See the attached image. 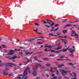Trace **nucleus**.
Returning a JSON list of instances; mask_svg holds the SVG:
<instances>
[{"label":"nucleus","instance_id":"15","mask_svg":"<svg viewBox=\"0 0 79 79\" xmlns=\"http://www.w3.org/2000/svg\"><path fill=\"white\" fill-rule=\"evenodd\" d=\"M64 66V64H61L60 65H59V64L57 65V66H58V68H61L62 66Z\"/></svg>","mask_w":79,"mask_h":79},{"label":"nucleus","instance_id":"13","mask_svg":"<svg viewBox=\"0 0 79 79\" xmlns=\"http://www.w3.org/2000/svg\"><path fill=\"white\" fill-rule=\"evenodd\" d=\"M18 76L19 77H17V78H19V79H22V77H22V76H23V75L22 74H20V75H18Z\"/></svg>","mask_w":79,"mask_h":79},{"label":"nucleus","instance_id":"24","mask_svg":"<svg viewBox=\"0 0 79 79\" xmlns=\"http://www.w3.org/2000/svg\"><path fill=\"white\" fill-rule=\"evenodd\" d=\"M44 51L45 52H50V49H48V48H45V49L44 50Z\"/></svg>","mask_w":79,"mask_h":79},{"label":"nucleus","instance_id":"39","mask_svg":"<svg viewBox=\"0 0 79 79\" xmlns=\"http://www.w3.org/2000/svg\"><path fill=\"white\" fill-rule=\"evenodd\" d=\"M19 68H16V67H14V71H15V70H16V69H18Z\"/></svg>","mask_w":79,"mask_h":79},{"label":"nucleus","instance_id":"35","mask_svg":"<svg viewBox=\"0 0 79 79\" xmlns=\"http://www.w3.org/2000/svg\"><path fill=\"white\" fill-rule=\"evenodd\" d=\"M9 69H10V68H7V67H6V68L5 71H8V70H9Z\"/></svg>","mask_w":79,"mask_h":79},{"label":"nucleus","instance_id":"17","mask_svg":"<svg viewBox=\"0 0 79 79\" xmlns=\"http://www.w3.org/2000/svg\"><path fill=\"white\" fill-rule=\"evenodd\" d=\"M47 47H48L49 48H52V47L50 45H49V46H46L44 47V48H47Z\"/></svg>","mask_w":79,"mask_h":79},{"label":"nucleus","instance_id":"62","mask_svg":"<svg viewBox=\"0 0 79 79\" xmlns=\"http://www.w3.org/2000/svg\"><path fill=\"white\" fill-rule=\"evenodd\" d=\"M43 23H44V24H47V22H43Z\"/></svg>","mask_w":79,"mask_h":79},{"label":"nucleus","instance_id":"55","mask_svg":"<svg viewBox=\"0 0 79 79\" xmlns=\"http://www.w3.org/2000/svg\"><path fill=\"white\" fill-rule=\"evenodd\" d=\"M16 40L17 41V42H20V41L18 39H16Z\"/></svg>","mask_w":79,"mask_h":79},{"label":"nucleus","instance_id":"5","mask_svg":"<svg viewBox=\"0 0 79 79\" xmlns=\"http://www.w3.org/2000/svg\"><path fill=\"white\" fill-rule=\"evenodd\" d=\"M61 48H62V46H59L57 48H54V50H60V49H61Z\"/></svg>","mask_w":79,"mask_h":79},{"label":"nucleus","instance_id":"41","mask_svg":"<svg viewBox=\"0 0 79 79\" xmlns=\"http://www.w3.org/2000/svg\"><path fill=\"white\" fill-rule=\"evenodd\" d=\"M69 64V65H70L71 66H73V65H74L73 64H72L71 63L68 64Z\"/></svg>","mask_w":79,"mask_h":79},{"label":"nucleus","instance_id":"27","mask_svg":"<svg viewBox=\"0 0 79 79\" xmlns=\"http://www.w3.org/2000/svg\"><path fill=\"white\" fill-rule=\"evenodd\" d=\"M43 59L44 60H49L48 58H43Z\"/></svg>","mask_w":79,"mask_h":79},{"label":"nucleus","instance_id":"40","mask_svg":"<svg viewBox=\"0 0 79 79\" xmlns=\"http://www.w3.org/2000/svg\"><path fill=\"white\" fill-rule=\"evenodd\" d=\"M54 24H55V23H53L52 24H50V25H51L50 27H52L53 26V25H54Z\"/></svg>","mask_w":79,"mask_h":79},{"label":"nucleus","instance_id":"38","mask_svg":"<svg viewBox=\"0 0 79 79\" xmlns=\"http://www.w3.org/2000/svg\"><path fill=\"white\" fill-rule=\"evenodd\" d=\"M2 46L3 47V48H6V46L4 45H2Z\"/></svg>","mask_w":79,"mask_h":79},{"label":"nucleus","instance_id":"14","mask_svg":"<svg viewBox=\"0 0 79 79\" xmlns=\"http://www.w3.org/2000/svg\"><path fill=\"white\" fill-rule=\"evenodd\" d=\"M27 62H25L24 63H25V64H27L28 63H29V61H31V60L28 59V58L27 59Z\"/></svg>","mask_w":79,"mask_h":79},{"label":"nucleus","instance_id":"8","mask_svg":"<svg viewBox=\"0 0 79 79\" xmlns=\"http://www.w3.org/2000/svg\"><path fill=\"white\" fill-rule=\"evenodd\" d=\"M72 34H75L74 35V36H75V37L76 36H78V35H77V34H76V32H75V31H74V30H73L72 31Z\"/></svg>","mask_w":79,"mask_h":79},{"label":"nucleus","instance_id":"3","mask_svg":"<svg viewBox=\"0 0 79 79\" xmlns=\"http://www.w3.org/2000/svg\"><path fill=\"white\" fill-rule=\"evenodd\" d=\"M21 50V49H19V50H17V49H15V50H11L10 52V53H14V52H17V51H19V50Z\"/></svg>","mask_w":79,"mask_h":79},{"label":"nucleus","instance_id":"19","mask_svg":"<svg viewBox=\"0 0 79 79\" xmlns=\"http://www.w3.org/2000/svg\"><path fill=\"white\" fill-rule=\"evenodd\" d=\"M8 63H6V66H10V67H11L12 68H13V66L10 65H9V64H7Z\"/></svg>","mask_w":79,"mask_h":79},{"label":"nucleus","instance_id":"30","mask_svg":"<svg viewBox=\"0 0 79 79\" xmlns=\"http://www.w3.org/2000/svg\"><path fill=\"white\" fill-rule=\"evenodd\" d=\"M12 64V65H13L14 66H16V65L15 64H12L11 63H7V64Z\"/></svg>","mask_w":79,"mask_h":79},{"label":"nucleus","instance_id":"26","mask_svg":"<svg viewBox=\"0 0 79 79\" xmlns=\"http://www.w3.org/2000/svg\"><path fill=\"white\" fill-rule=\"evenodd\" d=\"M67 32H68V30H64L63 31V33H64V34H65V33H66Z\"/></svg>","mask_w":79,"mask_h":79},{"label":"nucleus","instance_id":"48","mask_svg":"<svg viewBox=\"0 0 79 79\" xmlns=\"http://www.w3.org/2000/svg\"><path fill=\"white\" fill-rule=\"evenodd\" d=\"M49 35H52V36H54V35H53V34H49Z\"/></svg>","mask_w":79,"mask_h":79},{"label":"nucleus","instance_id":"29","mask_svg":"<svg viewBox=\"0 0 79 79\" xmlns=\"http://www.w3.org/2000/svg\"><path fill=\"white\" fill-rule=\"evenodd\" d=\"M35 40V39H30V42H33V40Z\"/></svg>","mask_w":79,"mask_h":79},{"label":"nucleus","instance_id":"16","mask_svg":"<svg viewBox=\"0 0 79 79\" xmlns=\"http://www.w3.org/2000/svg\"><path fill=\"white\" fill-rule=\"evenodd\" d=\"M27 77H28L27 76L23 75V78L22 79H27Z\"/></svg>","mask_w":79,"mask_h":79},{"label":"nucleus","instance_id":"46","mask_svg":"<svg viewBox=\"0 0 79 79\" xmlns=\"http://www.w3.org/2000/svg\"><path fill=\"white\" fill-rule=\"evenodd\" d=\"M23 53L22 52H21V53L20 54V55H21V56L22 57H23Z\"/></svg>","mask_w":79,"mask_h":79},{"label":"nucleus","instance_id":"11","mask_svg":"<svg viewBox=\"0 0 79 79\" xmlns=\"http://www.w3.org/2000/svg\"><path fill=\"white\" fill-rule=\"evenodd\" d=\"M61 40H62L63 42H64L65 44H66V43H68V41L66 40H65L62 39Z\"/></svg>","mask_w":79,"mask_h":79},{"label":"nucleus","instance_id":"60","mask_svg":"<svg viewBox=\"0 0 79 79\" xmlns=\"http://www.w3.org/2000/svg\"><path fill=\"white\" fill-rule=\"evenodd\" d=\"M19 66H21L22 65H23V64L20 63L19 64Z\"/></svg>","mask_w":79,"mask_h":79},{"label":"nucleus","instance_id":"45","mask_svg":"<svg viewBox=\"0 0 79 79\" xmlns=\"http://www.w3.org/2000/svg\"><path fill=\"white\" fill-rule=\"evenodd\" d=\"M25 41H26V42H28V41H29V42H30V39H26L25 40Z\"/></svg>","mask_w":79,"mask_h":79},{"label":"nucleus","instance_id":"52","mask_svg":"<svg viewBox=\"0 0 79 79\" xmlns=\"http://www.w3.org/2000/svg\"><path fill=\"white\" fill-rule=\"evenodd\" d=\"M38 66H39V67H40V68H41L42 67V65L40 64H38Z\"/></svg>","mask_w":79,"mask_h":79},{"label":"nucleus","instance_id":"61","mask_svg":"<svg viewBox=\"0 0 79 79\" xmlns=\"http://www.w3.org/2000/svg\"><path fill=\"white\" fill-rule=\"evenodd\" d=\"M64 60H65V59H60V60L61 61H63Z\"/></svg>","mask_w":79,"mask_h":79},{"label":"nucleus","instance_id":"33","mask_svg":"<svg viewBox=\"0 0 79 79\" xmlns=\"http://www.w3.org/2000/svg\"><path fill=\"white\" fill-rule=\"evenodd\" d=\"M50 72L52 73H54L55 72V71L53 70V69H51L50 70Z\"/></svg>","mask_w":79,"mask_h":79},{"label":"nucleus","instance_id":"56","mask_svg":"<svg viewBox=\"0 0 79 79\" xmlns=\"http://www.w3.org/2000/svg\"><path fill=\"white\" fill-rule=\"evenodd\" d=\"M58 79H61V77L58 76Z\"/></svg>","mask_w":79,"mask_h":79},{"label":"nucleus","instance_id":"25","mask_svg":"<svg viewBox=\"0 0 79 79\" xmlns=\"http://www.w3.org/2000/svg\"><path fill=\"white\" fill-rule=\"evenodd\" d=\"M75 52V50H73L70 51V52L71 54H74V52Z\"/></svg>","mask_w":79,"mask_h":79},{"label":"nucleus","instance_id":"4","mask_svg":"<svg viewBox=\"0 0 79 79\" xmlns=\"http://www.w3.org/2000/svg\"><path fill=\"white\" fill-rule=\"evenodd\" d=\"M3 73H2V74H3V76H7V75H8V73L7 72H6L5 70H3Z\"/></svg>","mask_w":79,"mask_h":79},{"label":"nucleus","instance_id":"58","mask_svg":"<svg viewBox=\"0 0 79 79\" xmlns=\"http://www.w3.org/2000/svg\"><path fill=\"white\" fill-rule=\"evenodd\" d=\"M46 75L47 77H49V75H48V74H46Z\"/></svg>","mask_w":79,"mask_h":79},{"label":"nucleus","instance_id":"43","mask_svg":"<svg viewBox=\"0 0 79 79\" xmlns=\"http://www.w3.org/2000/svg\"><path fill=\"white\" fill-rule=\"evenodd\" d=\"M50 56H52V57H54L55 56V55L53 54H51L50 55Z\"/></svg>","mask_w":79,"mask_h":79},{"label":"nucleus","instance_id":"23","mask_svg":"<svg viewBox=\"0 0 79 79\" xmlns=\"http://www.w3.org/2000/svg\"><path fill=\"white\" fill-rule=\"evenodd\" d=\"M56 72L57 73H56L57 75H60V73H59V71L58 70H56Z\"/></svg>","mask_w":79,"mask_h":79},{"label":"nucleus","instance_id":"64","mask_svg":"<svg viewBox=\"0 0 79 79\" xmlns=\"http://www.w3.org/2000/svg\"><path fill=\"white\" fill-rule=\"evenodd\" d=\"M38 44H42V42H38Z\"/></svg>","mask_w":79,"mask_h":79},{"label":"nucleus","instance_id":"22","mask_svg":"<svg viewBox=\"0 0 79 79\" xmlns=\"http://www.w3.org/2000/svg\"><path fill=\"white\" fill-rule=\"evenodd\" d=\"M33 58L34 60H35V61H37L38 60V59L37 58V56H35L33 57Z\"/></svg>","mask_w":79,"mask_h":79},{"label":"nucleus","instance_id":"53","mask_svg":"<svg viewBox=\"0 0 79 79\" xmlns=\"http://www.w3.org/2000/svg\"><path fill=\"white\" fill-rule=\"evenodd\" d=\"M19 48H21V49H24V48L22 47H20Z\"/></svg>","mask_w":79,"mask_h":79},{"label":"nucleus","instance_id":"12","mask_svg":"<svg viewBox=\"0 0 79 79\" xmlns=\"http://www.w3.org/2000/svg\"><path fill=\"white\" fill-rule=\"evenodd\" d=\"M73 75H74V77L73 78V79H76V74L75 73H74V72H73L72 73Z\"/></svg>","mask_w":79,"mask_h":79},{"label":"nucleus","instance_id":"44","mask_svg":"<svg viewBox=\"0 0 79 79\" xmlns=\"http://www.w3.org/2000/svg\"><path fill=\"white\" fill-rule=\"evenodd\" d=\"M66 21H67V19H66L65 20L63 21L62 23H64L66 22Z\"/></svg>","mask_w":79,"mask_h":79},{"label":"nucleus","instance_id":"42","mask_svg":"<svg viewBox=\"0 0 79 79\" xmlns=\"http://www.w3.org/2000/svg\"><path fill=\"white\" fill-rule=\"evenodd\" d=\"M9 76H13V74L12 73H11L9 74Z\"/></svg>","mask_w":79,"mask_h":79},{"label":"nucleus","instance_id":"36","mask_svg":"<svg viewBox=\"0 0 79 79\" xmlns=\"http://www.w3.org/2000/svg\"><path fill=\"white\" fill-rule=\"evenodd\" d=\"M45 71H48L49 72H50V69H45Z\"/></svg>","mask_w":79,"mask_h":79},{"label":"nucleus","instance_id":"34","mask_svg":"<svg viewBox=\"0 0 79 79\" xmlns=\"http://www.w3.org/2000/svg\"><path fill=\"white\" fill-rule=\"evenodd\" d=\"M36 30H35L34 29H33V31H35V32H36L37 33H38V34H39V32H38V31H38V29H37V28H36Z\"/></svg>","mask_w":79,"mask_h":79},{"label":"nucleus","instance_id":"37","mask_svg":"<svg viewBox=\"0 0 79 79\" xmlns=\"http://www.w3.org/2000/svg\"><path fill=\"white\" fill-rule=\"evenodd\" d=\"M65 56V55H64L63 56H60V58H64Z\"/></svg>","mask_w":79,"mask_h":79},{"label":"nucleus","instance_id":"20","mask_svg":"<svg viewBox=\"0 0 79 79\" xmlns=\"http://www.w3.org/2000/svg\"><path fill=\"white\" fill-rule=\"evenodd\" d=\"M25 54L26 55H29L30 53V52H27V51H25Z\"/></svg>","mask_w":79,"mask_h":79},{"label":"nucleus","instance_id":"51","mask_svg":"<svg viewBox=\"0 0 79 79\" xmlns=\"http://www.w3.org/2000/svg\"><path fill=\"white\" fill-rule=\"evenodd\" d=\"M55 79H57V77L56 76H54L53 77Z\"/></svg>","mask_w":79,"mask_h":79},{"label":"nucleus","instance_id":"28","mask_svg":"<svg viewBox=\"0 0 79 79\" xmlns=\"http://www.w3.org/2000/svg\"><path fill=\"white\" fill-rule=\"evenodd\" d=\"M46 65L47 66H50L51 65V64H50L47 63L46 64Z\"/></svg>","mask_w":79,"mask_h":79},{"label":"nucleus","instance_id":"32","mask_svg":"<svg viewBox=\"0 0 79 79\" xmlns=\"http://www.w3.org/2000/svg\"><path fill=\"white\" fill-rule=\"evenodd\" d=\"M55 52H56V53H59V52H61V51L60 50L57 51H55Z\"/></svg>","mask_w":79,"mask_h":79},{"label":"nucleus","instance_id":"21","mask_svg":"<svg viewBox=\"0 0 79 79\" xmlns=\"http://www.w3.org/2000/svg\"><path fill=\"white\" fill-rule=\"evenodd\" d=\"M10 53L7 54H5V55H13L14 54V53L10 52Z\"/></svg>","mask_w":79,"mask_h":79},{"label":"nucleus","instance_id":"9","mask_svg":"<svg viewBox=\"0 0 79 79\" xmlns=\"http://www.w3.org/2000/svg\"><path fill=\"white\" fill-rule=\"evenodd\" d=\"M26 69L27 71H28V72H29L30 73H31V71H30V68H29V67H27L26 69Z\"/></svg>","mask_w":79,"mask_h":79},{"label":"nucleus","instance_id":"2","mask_svg":"<svg viewBox=\"0 0 79 79\" xmlns=\"http://www.w3.org/2000/svg\"><path fill=\"white\" fill-rule=\"evenodd\" d=\"M59 71L61 73V74L63 76H66L65 74H66V73H68V72H70V71H65L63 69H59Z\"/></svg>","mask_w":79,"mask_h":79},{"label":"nucleus","instance_id":"57","mask_svg":"<svg viewBox=\"0 0 79 79\" xmlns=\"http://www.w3.org/2000/svg\"><path fill=\"white\" fill-rule=\"evenodd\" d=\"M2 69H0V73H2Z\"/></svg>","mask_w":79,"mask_h":79},{"label":"nucleus","instance_id":"18","mask_svg":"<svg viewBox=\"0 0 79 79\" xmlns=\"http://www.w3.org/2000/svg\"><path fill=\"white\" fill-rule=\"evenodd\" d=\"M58 29H59V27H58V28H57L56 29H55V30H53V29H51L50 31H57V30H58Z\"/></svg>","mask_w":79,"mask_h":79},{"label":"nucleus","instance_id":"54","mask_svg":"<svg viewBox=\"0 0 79 79\" xmlns=\"http://www.w3.org/2000/svg\"><path fill=\"white\" fill-rule=\"evenodd\" d=\"M70 56H71L72 57H73V56H74V55H73V54H70Z\"/></svg>","mask_w":79,"mask_h":79},{"label":"nucleus","instance_id":"47","mask_svg":"<svg viewBox=\"0 0 79 79\" xmlns=\"http://www.w3.org/2000/svg\"><path fill=\"white\" fill-rule=\"evenodd\" d=\"M50 51L51 52H55V50H52L51 49Z\"/></svg>","mask_w":79,"mask_h":79},{"label":"nucleus","instance_id":"59","mask_svg":"<svg viewBox=\"0 0 79 79\" xmlns=\"http://www.w3.org/2000/svg\"><path fill=\"white\" fill-rule=\"evenodd\" d=\"M46 27H50V26H48L47 25H45Z\"/></svg>","mask_w":79,"mask_h":79},{"label":"nucleus","instance_id":"31","mask_svg":"<svg viewBox=\"0 0 79 79\" xmlns=\"http://www.w3.org/2000/svg\"><path fill=\"white\" fill-rule=\"evenodd\" d=\"M72 26V25H70L69 24H68L67 25H66V26H67V27H70V26Z\"/></svg>","mask_w":79,"mask_h":79},{"label":"nucleus","instance_id":"1","mask_svg":"<svg viewBox=\"0 0 79 79\" xmlns=\"http://www.w3.org/2000/svg\"><path fill=\"white\" fill-rule=\"evenodd\" d=\"M33 75L34 76H37V66H35V67H34L33 68Z\"/></svg>","mask_w":79,"mask_h":79},{"label":"nucleus","instance_id":"49","mask_svg":"<svg viewBox=\"0 0 79 79\" xmlns=\"http://www.w3.org/2000/svg\"><path fill=\"white\" fill-rule=\"evenodd\" d=\"M55 27H58V26H59V24H56L55 25Z\"/></svg>","mask_w":79,"mask_h":79},{"label":"nucleus","instance_id":"10","mask_svg":"<svg viewBox=\"0 0 79 79\" xmlns=\"http://www.w3.org/2000/svg\"><path fill=\"white\" fill-rule=\"evenodd\" d=\"M16 57H17V56H14L12 57L9 58V60H10H10H14L15 59H16Z\"/></svg>","mask_w":79,"mask_h":79},{"label":"nucleus","instance_id":"7","mask_svg":"<svg viewBox=\"0 0 79 79\" xmlns=\"http://www.w3.org/2000/svg\"><path fill=\"white\" fill-rule=\"evenodd\" d=\"M27 74V70L26 69H25L23 73V76H26Z\"/></svg>","mask_w":79,"mask_h":79},{"label":"nucleus","instance_id":"6","mask_svg":"<svg viewBox=\"0 0 79 79\" xmlns=\"http://www.w3.org/2000/svg\"><path fill=\"white\" fill-rule=\"evenodd\" d=\"M69 46L67 48L64 49L63 50H61V52H66L69 49Z\"/></svg>","mask_w":79,"mask_h":79},{"label":"nucleus","instance_id":"50","mask_svg":"<svg viewBox=\"0 0 79 79\" xmlns=\"http://www.w3.org/2000/svg\"><path fill=\"white\" fill-rule=\"evenodd\" d=\"M35 26H39V24L37 23H35Z\"/></svg>","mask_w":79,"mask_h":79},{"label":"nucleus","instance_id":"63","mask_svg":"<svg viewBox=\"0 0 79 79\" xmlns=\"http://www.w3.org/2000/svg\"><path fill=\"white\" fill-rule=\"evenodd\" d=\"M52 76H55V74H53L52 75Z\"/></svg>","mask_w":79,"mask_h":79}]
</instances>
